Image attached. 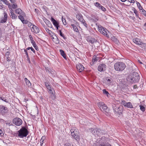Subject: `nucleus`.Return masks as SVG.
I'll return each mask as SVG.
<instances>
[{"mask_svg": "<svg viewBox=\"0 0 146 146\" xmlns=\"http://www.w3.org/2000/svg\"><path fill=\"white\" fill-rule=\"evenodd\" d=\"M140 79L139 74L136 72H133L128 76V80L132 83L138 82Z\"/></svg>", "mask_w": 146, "mask_h": 146, "instance_id": "obj_1", "label": "nucleus"}, {"mask_svg": "<svg viewBox=\"0 0 146 146\" xmlns=\"http://www.w3.org/2000/svg\"><path fill=\"white\" fill-rule=\"evenodd\" d=\"M19 137L21 138L26 137L28 134L29 132L27 129L24 127H23L17 132Z\"/></svg>", "mask_w": 146, "mask_h": 146, "instance_id": "obj_2", "label": "nucleus"}, {"mask_svg": "<svg viewBox=\"0 0 146 146\" xmlns=\"http://www.w3.org/2000/svg\"><path fill=\"white\" fill-rule=\"evenodd\" d=\"M90 131L95 136L97 135L99 136L100 135L105 134L106 132L105 131L102 130L100 129L94 128H91L89 129Z\"/></svg>", "mask_w": 146, "mask_h": 146, "instance_id": "obj_3", "label": "nucleus"}, {"mask_svg": "<svg viewBox=\"0 0 146 146\" xmlns=\"http://www.w3.org/2000/svg\"><path fill=\"white\" fill-rule=\"evenodd\" d=\"M115 70L117 71H122L126 67L125 64L123 62H119L116 63L114 65Z\"/></svg>", "mask_w": 146, "mask_h": 146, "instance_id": "obj_4", "label": "nucleus"}, {"mask_svg": "<svg viewBox=\"0 0 146 146\" xmlns=\"http://www.w3.org/2000/svg\"><path fill=\"white\" fill-rule=\"evenodd\" d=\"M70 131L71 136L77 141H79L80 140V137L78 135V132L77 130L75 129H71Z\"/></svg>", "mask_w": 146, "mask_h": 146, "instance_id": "obj_5", "label": "nucleus"}, {"mask_svg": "<svg viewBox=\"0 0 146 146\" xmlns=\"http://www.w3.org/2000/svg\"><path fill=\"white\" fill-rule=\"evenodd\" d=\"M98 105L101 111L104 113L108 112V110L106 105L105 104L104 102H100L98 104Z\"/></svg>", "mask_w": 146, "mask_h": 146, "instance_id": "obj_6", "label": "nucleus"}, {"mask_svg": "<svg viewBox=\"0 0 146 146\" xmlns=\"http://www.w3.org/2000/svg\"><path fill=\"white\" fill-rule=\"evenodd\" d=\"M105 139V137H102L101 138V140L100 142L99 143L95 144L94 146H112L108 143L102 141Z\"/></svg>", "mask_w": 146, "mask_h": 146, "instance_id": "obj_7", "label": "nucleus"}, {"mask_svg": "<svg viewBox=\"0 0 146 146\" xmlns=\"http://www.w3.org/2000/svg\"><path fill=\"white\" fill-rule=\"evenodd\" d=\"M8 112V109L5 106L0 105V114L5 115Z\"/></svg>", "mask_w": 146, "mask_h": 146, "instance_id": "obj_8", "label": "nucleus"}, {"mask_svg": "<svg viewBox=\"0 0 146 146\" xmlns=\"http://www.w3.org/2000/svg\"><path fill=\"white\" fill-rule=\"evenodd\" d=\"M13 122L14 124L17 126H19L22 123V120L18 117L15 118L13 119Z\"/></svg>", "mask_w": 146, "mask_h": 146, "instance_id": "obj_9", "label": "nucleus"}, {"mask_svg": "<svg viewBox=\"0 0 146 146\" xmlns=\"http://www.w3.org/2000/svg\"><path fill=\"white\" fill-rule=\"evenodd\" d=\"M94 5L99 9L105 12L106 11V9L103 6L101 5L99 3L96 2L94 3Z\"/></svg>", "mask_w": 146, "mask_h": 146, "instance_id": "obj_10", "label": "nucleus"}, {"mask_svg": "<svg viewBox=\"0 0 146 146\" xmlns=\"http://www.w3.org/2000/svg\"><path fill=\"white\" fill-rule=\"evenodd\" d=\"M106 65L105 64H102L99 65L98 68V70L99 71L102 72L106 70Z\"/></svg>", "mask_w": 146, "mask_h": 146, "instance_id": "obj_11", "label": "nucleus"}, {"mask_svg": "<svg viewBox=\"0 0 146 146\" xmlns=\"http://www.w3.org/2000/svg\"><path fill=\"white\" fill-rule=\"evenodd\" d=\"M99 31L102 33L103 35H106L108 38L109 37V36L107 34L106 31L105 30L104 28L102 27H98Z\"/></svg>", "mask_w": 146, "mask_h": 146, "instance_id": "obj_12", "label": "nucleus"}, {"mask_svg": "<svg viewBox=\"0 0 146 146\" xmlns=\"http://www.w3.org/2000/svg\"><path fill=\"white\" fill-rule=\"evenodd\" d=\"M112 107L113 109V110H114V112H116L118 113H119L118 111V109H119L121 107H119L118 106V105L117 104H116L115 103H112ZM121 113V112H119V113Z\"/></svg>", "mask_w": 146, "mask_h": 146, "instance_id": "obj_13", "label": "nucleus"}, {"mask_svg": "<svg viewBox=\"0 0 146 146\" xmlns=\"http://www.w3.org/2000/svg\"><path fill=\"white\" fill-rule=\"evenodd\" d=\"M121 104L125 107L128 108H133L132 104L130 102H126L125 101H122Z\"/></svg>", "mask_w": 146, "mask_h": 146, "instance_id": "obj_14", "label": "nucleus"}, {"mask_svg": "<svg viewBox=\"0 0 146 146\" xmlns=\"http://www.w3.org/2000/svg\"><path fill=\"white\" fill-rule=\"evenodd\" d=\"M31 29L32 31L35 33H38L40 31L39 28L34 25L31 27Z\"/></svg>", "mask_w": 146, "mask_h": 146, "instance_id": "obj_15", "label": "nucleus"}, {"mask_svg": "<svg viewBox=\"0 0 146 146\" xmlns=\"http://www.w3.org/2000/svg\"><path fill=\"white\" fill-rule=\"evenodd\" d=\"M7 16L6 13L5 12H4V17H2L1 19V23H5L7 20Z\"/></svg>", "mask_w": 146, "mask_h": 146, "instance_id": "obj_16", "label": "nucleus"}, {"mask_svg": "<svg viewBox=\"0 0 146 146\" xmlns=\"http://www.w3.org/2000/svg\"><path fill=\"white\" fill-rule=\"evenodd\" d=\"M76 68L77 70L80 72H82L84 69V66L80 64L76 65Z\"/></svg>", "mask_w": 146, "mask_h": 146, "instance_id": "obj_17", "label": "nucleus"}, {"mask_svg": "<svg viewBox=\"0 0 146 146\" xmlns=\"http://www.w3.org/2000/svg\"><path fill=\"white\" fill-rule=\"evenodd\" d=\"M133 41L135 44L139 45H141L142 42L141 40L137 38L133 39Z\"/></svg>", "mask_w": 146, "mask_h": 146, "instance_id": "obj_18", "label": "nucleus"}, {"mask_svg": "<svg viewBox=\"0 0 146 146\" xmlns=\"http://www.w3.org/2000/svg\"><path fill=\"white\" fill-rule=\"evenodd\" d=\"M10 17L13 19H16L17 18V16L14 13L13 10L10 11Z\"/></svg>", "mask_w": 146, "mask_h": 146, "instance_id": "obj_19", "label": "nucleus"}, {"mask_svg": "<svg viewBox=\"0 0 146 146\" xmlns=\"http://www.w3.org/2000/svg\"><path fill=\"white\" fill-rule=\"evenodd\" d=\"M51 21L55 27L59 25L58 23L52 17L51 18Z\"/></svg>", "mask_w": 146, "mask_h": 146, "instance_id": "obj_20", "label": "nucleus"}, {"mask_svg": "<svg viewBox=\"0 0 146 146\" xmlns=\"http://www.w3.org/2000/svg\"><path fill=\"white\" fill-rule=\"evenodd\" d=\"M53 40L56 44H58L59 42V40L57 37L55 35L54 37L52 38Z\"/></svg>", "mask_w": 146, "mask_h": 146, "instance_id": "obj_21", "label": "nucleus"}, {"mask_svg": "<svg viewBox=\"0 0 146 146\" xmlns=\"http://www.w3.org/2000/svg\"><path fill=\"white\" fill-rule=\"evenodd\" d=\"M60 53L61 55L63 57L64 59H66L67 58L66 55L64 51L62 50H60Z\"/></svg>", "mask_w": 146, "mask_h": 146, "instance_id": "obj_22", "label": "nucleus"}, {"mask_svg": "<svg viewBox=\"0 0 146 146\" xmlns=\"http://www.w3.org/2000/svg\"><path fill=\"white\" fill-rule=\"evenodd\" d=\"M25 16V14L24 13H23L21 14L20 15L18 16V18L20 19L21 21H22L24 19V17Z\"/></svg>", "mask_w": 146, "mask_h": 146, "instance_id": "obj_23", "label": "nucleus"}, {"mask_svg": "<svg viewBox=\"0 0 146 146\" xmlns=\"http://www.w3.org/2000/svg\"><path fill=\"white\" fill-rule=\"evenodd\" d=\"M31 43L32 44V45H33V46L34 47L35 50H37L38 51V48L36 45L35 42L34 41L33 42H31Z\"/></svg>", "mask_w": 146, "mask_h": 146, "instance_id": "obj_24", "label": "nucleus"}, {"mask_svg": "<svg viewBox=\"0 0 146 146\" xmlns=\"http://www.w3.org/2000/svg\"><path fill=\"white\" fill-rule=\"evenodd\" d=\"M136 2L137 6L138 7V8L141 12V11H142V9H143L142 7L141 6L140 3L139 2H137L136 1Z\"/></svg>", "mask_w": 146, "mask_h": 146, "instance_id": "obj_25", "label": "nucleus"}, {"mask_svg": "<svg viewBox=\"0 0 146 146\" xmlns=\"http://www.w3.org/2000/svg\"><path fill=\"white\" fill-rule=\"evenodd\" d=\"M15 13L19 14H21L23 13H24L20 9H18L15 10Z\"/></svg>", "mask_w": 146, "mask_h": 146, "instance_id": "obj_26", "label": "nucleus"}, {"mask_svg": "<svg viewBox=\"0 0 146 146\" xmlns=\"http://www.w3.org/2000/svg\"><path fill=\"white\" fill-rule=\"evenodd\" d=\"M45 22L46 24L47 25H48V27H51L52 26L50 22L46 19L45 20Z\"/></svg>", "mask_w": 146, "mask_h": 146, "instance_id": "obj_27", "label": "nucleus"}, {"mask_svg": "<svg viewBox=\"0 0 146 146\" xmlns=\"http://www.w3.org/2000/svg\"><path fill=\"white\" fill-rule=\"evenodd\" d=\"M45 139V137L44 136H43L42 137L40 141V146H42V145L43 143L44 140Z\"/></svg>", "mask_w": 146, "mask_h": 146, "instance_id": "obj_28", "label": "nucleus"}, {"mask_svg": "<svg viewBox=\"0 0 146 146\" xmlns=\"http://www.w3.org/2000/svg\"><path fill=\"white\" fill-rule=\"evenodd\" d=\"M25 81L26 84L28 86H30L31 85V83L27 79V78H25Z\"/></svg>", "mask_w": 146, "mask_h": 146, "instance_id": "obj_29", "label": "nucleus"}, {"mask_svg": "<svg viewBox=\"0 0 146 146\" xmlns=\"http://www.w3.org/2000/svg\"><path fill=\"white\" fill-rule=\"evenodd\" d=\"M71 26H72L73 28V29L76 32H78V28L74 25L73 24H72Z\"/></svg>", "mask_w": 146, "mask_h": 146, "instance_id": "obj_30", "label": "nucleus"}, {"mask_svg": "<svg viewBox=\"0 0 146 146\" xmlns=\"http://www.w3.org/2000/svg\"><path fill=\"white\" fill-rule=\"evenodd\" d=\"M48 92L49 93L51 94H54V91L53 89H52L50 87V88L48 89Z\"/></svg>", "mask_w": 146, "mask_h": 146, "instance_id": "obj_31", "label": "nucleus"}, {"mask_svg": "<svg viewBox=\"0 0 146 146\" xmlns=\"http://www.w3.org/2000/svg\"><path fill=\"white\" fill-rule=\"evenodd\" d=\"M141 46L144 50H146V44L143 43L142 42Z\"/></svg>", "mask_w": 146, "mask_h": 146, "instance_id": "obj_32", "label": "nucleus"}, {"mask_svg": "<svg viewBox=\"0 0 146 146\" xmlns=\"http://www.w3.org/2000/svg\"><path fill=\"white\" fill-rule=\"evenodd\" d=\"M98 60V58H97L96 56H94L93 57L92 62L93 63H95Z\"/></svg>", "mask_w": 146, "mask_h": 146, "instance_id": "obj_33", "label": "nucleus"}, {"mask_svg": "<svg viewBox=\"0 0 146 146\" xmlns=\"http://www.w3.org/2000/svg\"><path fill=\"white\" fill-rule=\"evenodd\" d=\"M134 13L135 14L136 16L137 17L140 19H141L139 17L138 15L139 14L138 13L137 11V10H136V9L134 8Z\"/></svg>", "mask_w": 146, "mask_h": 146, "instance_id": "obj_34", "label": "nucleus"}, {"mask_svg": "<svg viewBox=\"0 0 146 146\" xmlns=\"http://www.w3.org/2000/svg\"><path fill=\"white\" fill-rule=\"evenodd\" d=\"M82 17V15L78 13L76 15V18L79 19L81 17Z\"/></svg>", "mask_w": 146, "mask_h": 146, "instance_id": "obj_35", "label": "nucleus"}, {"mask_svg": "<svg viewBox=\"0 0 146 146\" xmlns=\"http://www.w3.org/2000/svg\"><path fill=\"white\" fill-rule=\"evenodd\" d=\"M139 107H140V109L141 111H142L143 112L145 111V108L143 106L140 105L139 106Z\"/></svg>", "mask_w": 146, "mask_h": 146, "instance_id": "obj_36", "label": "nucleus"}, {"mask_svg": "<svg viewBox=\"0 0 146 146\" xmlns=\"http://www.w3.org/2000/svg\"><path fill=\"white\" fill-rule=\"evenodd\" d=\"M59 34L62 37L64 38L65 39V36H64V34H63L62 33L61 31L60 30H59Z\"/></svg>", "mask_w": 146, "mask_h": 146, "instance_id": "obj_37", "label": "nucleus"}, {"mask_svg": "<svg viewBox=\"0 0 146 146\" xmlns=\"http://www.w3.org/2000/svg\"><path fill=\"white\" fill-rule=\"evenodd\" d=\"M103 92L104 94L108 96V95H109V94L108 93V92L107 91H106V90H103Z\"/></svg>", "mask_w": 146, "mask_h": 146, "instance_id": "obj_38", "label": "nucleus"}, {"mask_svg": "<svg viewBox=\"0 0 146 146\" xmlns=\"http://www.w3.org/2000/svg\"><path fill=\"white\" fill-rule=\"evenodd\" d=\"M5 9V7L1 3H0V9H2L4 10Z\"/></svg>", "mask_w": 146, "mask_h": 146, "instance_id": "obj_39", "label": "nucleus"}, {"mask_svg": "<svg viewBox=\"0 0 146 146\" xmlns=\"http://www.w3.org/2000/svg\"><path fill=\"white\" fill-rule=\"evenodd\" d=\"M2 1L3 2L4 4L5 5H8L9 2L7 1V0H0Z\"/></svg>", "mask_w": 146, "mask_h": 146, "instance_id": "obj_40", "label": "nucleus"}, {"mask_svg": "<svg viewBox=\"0 0 146 146\" xmlns=\"http://www.w3.org/2000/svg\"><path fill=\"white\" fill-rule=\"evenodd\" d=\"M22 22L24 24H28V23H29L28 20H24V19L23 20Z\"/></svg>", "mask_w": 146, "mask_h": 146, "instance_id": "obj_41", "label": "nucleus"}, {"mask_svg": "<svg viewBox=\"0 0 146 146\" xmlns=\"http://www.w3.org/2000/svg\"><path fill=\"white\" fill-rule=\"evenodd\" d=\"M50 98H51L52 100H54L55 98V96L54 95V94H51L50 97Z\"/></svg>", "mask_w": 146, "mask_h": 146, "instance_id": "obj_42", "label": "nucleus"}, {"mask_svg": "<svg viewBox=\"0 0 146 146\" xmlns=\"http://www.w3.org/2000/svg\"><path fill=\"white\" fill-rule=\"evenodd\" d=\"M62 21L64 25H65L66 24V20L63 18V17H62Z\"/></svg>", "mask_w": 146, "mask_h": 146, "instance_id": "obj_43", "label": "nucleus"}, {"mask_svg": "<svg viewBox=\"0 0 146 146\" xmlns=\"http://www.w3.org/2000/svg\"><path fill=\"white\" fill-rule=\"evenodd\" d=\"M64 146H74L73 144L72 143H66L65 144Z\"/></svg>", "mask_w": 146, "mask_h": 146, "instance_id": "obj_44", "label": "nucleus"}, {"mask_svg": "<svg viewBox=\"0 0 146 146\" xmlns=\"http://www.w3.org/2000/svg\"><path fill=\"white\" fill-rule=\"evenodd\" d=\"M45 85L47 88V89H48L49 88H50V87L49 84L47 82H46L45 83Z\"/></svg>", "mask_w": 146, "mask_h": 146, "instance_id": "obj_45", "label": "nucleus"}, {"mask_svg": "<svg viewBox=\"0 0 146 146\" xmlns=\"http://www.w3.org/2000/svg\"><path fill=\"white\" fill-rule=\"evenodd\" d=\"M142 14H143L146 17V11L144 9H142V11H141Z\"/></svg>", "mask_w": 146, "mask_h": 146, "instance_id": "obj_46", "label": "nucleus"}, {"mask_svg": "<svg viewBox=\"0 0 146 146\" xmlns=\"http://www.w3.org/2000/svg\"><path fill=\"white\" fill-rule=\"evenodd\" d=\"M45 30L47 32L50 34L51 33H52V31L47 28H46Z\"/></svg>", "mask_w": 146, "mask_h": 146, "instance_id": "obj_47", "label": "nucleus"}, {"mask_svg": "<svg viewBox=\"0 0 146 146\" xmlns=\"http://www.w3.org/2000/svg\"><path fill=\"white\" fill-rule=\"evenodd\" d=\"M82 24H83V25L86 27V28L88 27V25L86 24V22L84 21H83V22L82 23Z\"/></svg>", "mask_w": 146, "mask_h": 146, "instance_id": "obj_48", "label": "nucleus"}, {"mask_svg": "<svg viewBox=\"0 0 146 146\" xmlns=\"http://www.w3.org/2000/svg\"><path fill=\"white\" fill-rule=\"evenodd\" d=\"M17 6L16 4L15 3H13V4L12 5V7L13 9H15L17 8Z\"/></svg>", "mask_w": 146, "mask_h": 146, "instance_id": "obj_49", "label": "nucleus"}, {"mask_svg": "<svg viewBox=\"0 0 146 146\" xmlns=\"http://www.w3.org/2000/svg\"><path fill=\"white\" fill-rule=\"evenodd\" d=\"M29 23H28V24H28V26L29 27H30L31 28V27L34 25L29 21Z\"/></svg>", "mask_w": 146, "mask_h": 146, "instance_id": "obj_50", "label": "nucleus"}, {"mask_svg": "<svg viewBox=\"0 0 146 146\" xmlns=\"http://www.w3.org/2000/svg\"><path fill=\"white\" fill-rule=\"evenodd\" d=\"M29 38L30 39V40L31 42L34 41L33 40V38L31 35H29Z\"/></svg>", "mask_w": 146, "mask_h": 146, "instance_id": "obj_51", "label": "nucleus"}, {"mask_svg": "<svg viewBox=\"0 0 146 146\" xmlns=\"http://www.w3.org/2000/svg\"><path fill=\"white\" fill-rule=\"evenodd\" d=\"M78 20L80 21L81 22V23L83 22V21H84V19L82 17H81Z\"/></svg>", "mask_w": 146, "mask_h": 146, "instance_id": "obj_52", "label": "nucleus"}, {"mask_svg": "<svg viewBox=\"0 0 146 146\" xmlns=\"http://www.w3.org/2000/svg\"><path fill=\"white\" fill-rule=\"evenodd\" d=\"M143 133H142V132L139 131V132L138 135L139 136L141 137V136H142V135H143Z\"/></svg>", "mask_w": 146, "mask_h": 146, "instance_id": "obj_53", "label": "nucleus"}, {"mask_svg": "<svg viewBox=\"0 0 146 146\" xmlns=\"http://www.w3.org/2000/svg\"><path fill=\"white\" fill-rule=\"evenodd\" d=\"M7 5L8 6V7L9 9H11V10H12V9H11V7H12V6H11V5H10V3H9V4L8 5Z\"/></svg>", "mask_w": 146, "mask_h": 146, "instance_id": "obj_54", "label": "nucleus"}, {"mask_svg": "<svg viewBox=\"0 0 146 146\" xmlns=\"http://www.w3.org/2000/svg\"><path fill=\"white\" fill-rule=\"evenodd\" d=\"M24 52H25V54H26L27 55V57H28V56H29V55L27 53V50H24Z\"/></svg>", "mask_w": 146, "mask_h": 146, "instance_id": "obj_55", "label": "nucleus"}, {"mask_svg": "<svg viewBox=\"0 0 146 146\" xmlns=\"http://www.w3.org/2000/svg\"><path fill=\"white\" fill-rule=\"evenodd\" d=\"M10 53L9 52L7 51L6 52V53L5 54V56H7V57H8L9 56V55Z\"/></svg>", "mask_w": 146, "mask_h": 146, "instance_id": "obj_56", "label": "nucleus"}, {"mask_svg": "<svg viewBox=\"0 0 146 146\" xmlns=\"http://www.w3.org/2000/svg\"><path fill=\"white\" fill-rule=\"evenodd\" d=\"M2 32L1 31V28H0V38L2 37Z\"/></svg>", "mask_w": 146, "mask_h": 146, "instance_id": "obj_57", "label": "nucleus"}, {"mask_svg": "<svg viewBox=\"0 0 146 146\" xmlns=\"http://www.w3.org/2000/svg\"><path fill=\"white\" fill-rule=\"evenodd\" d=\"M5 123L7 125H8L9 126L11 125V124H10V122L8 121H5Z\"/></svg>", "mask_w": 146, "mask_h": 146, "instance_id": "obj_58", "label": "nucleus"}, {"mask_svg": "<svg viewBox=\"0 0 146 146\" xmlns=\"http://www.w3.org/2000/svg\"><path fill=\"white\" fill-rule=\"evenodd\" d=\"M31 50L33 51L34 53H35V51L34 48L32 47H31Z\"/></svg>", "mask_w": 146, "mask_h": 146, "instance_id": "obj_59", "label": "nucleus"}, {"mask_svg": "<svg viewBox=\"0 0 146 146\" xmlns=\"http://www.w3.org/2000/svg\"><path fill=\"white\" fill-rule=\"evenodd\" d=\"M3 135L2 131L0 129V136H2Z\"/></svg>", "mask_w": 146, "mask_h": 146, "instance_id": "obj_60", "label": "nucleus"}, {"mask_svg": "<svg viewBox=\"0 0 146 146\" xmlns=\"http://www.w3.org/2000/svg\"><path fill=\"white\" fill-rule=\"evenodd\" d=\"M11 2L13 3H15L16 2L15 0H9Z\"/></svg>", "mask_w": 146, "mask_h": 146, "instance_id": "obj_61", "label": "nucleus"}, {"mask_svg": "<svg viewBox=\"0 0 146 146\" xmlns=\"http://www.w3.org/2000/svg\"><path fill=\"white\" fill-rule=\"evenodd\" d=\"M129 1V2L130 3H134L135 1H134V0H128Z\"/></svg>", "mask_w": 146, "mask_h": 146, "instance_id": "obj_62", "label": "nucleus"}, {"mask_svg": "<svg viewBox=\"0 0 146 146\" xmlns=\"http://www.w3.org/2000/svg\"><path fill=\"white\" fill-rule=\"evenodd\" d=\"M106 80L109 83H111V80L110 79H106Z\"/></svg>", "mask_w": 146, "mask_h": 146, "instance_id": "obj_63", "label": "nucleus"}, {"mask_svg": "<svg viewBox=\"0 0 146 146\" xmlns=\"http://www.w3.org/2000/svg\"><path fill=\"white\" fill-rule=\"evenodd\" d=\"M35 11L37 13H38L39 11L37 9H35Z\"/></svg>", "mask_w": 146, "mask_h": 146, "instance_id": "obj_64", "label": "nucleus"}]
</instances>
